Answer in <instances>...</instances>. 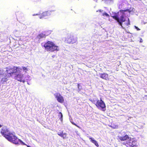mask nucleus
<instances>
[{
	"mask_svg": "<svg viewBox=\"0 0 147 147\" xmlns=\"http://www.w3.org/2000/svg\"><path fill=\"white\" fill-rule=\"evenodd\" d=\"M100 75V77L105 80H107L108 79V74L105 73H101L99 74Z\"/></svg>",
	"mask_w": 147,
	"mask_h": 147,
	"instance_id": "12",
	"label": "nucleus"
},
{
	"mask_svg": "<svg viewBox=\"0 0 147 147\" xmlns=\"http://www.w3.org/2000/svg\"><path fill=\"white\" fill-rule=\"evenodd\" d=\"M3 70L0 69V76L3 75Z\"/></svg>",
	"mask_w": 147,
	"mask_h": 147,
	"instance_id": "23",
	"label": "nucleus"
},
{
	"mask_svg": "<svg viewBox=\"0 0 147 147\" xmlns=\"http://www.w3.org/2000/svg\"><path fill=\"white\" fill-rule=\"evenodd\" d=\"M111 127L113 129L117 128L118 127V126L117 125H115V124H111Z\"/></svg>",
	"mask_w": 147,
	"mask_h": 147,
	"instance_id": "18",
	"label": "nucleus"
},
{
	"mask_svg": "<svg viewBox=\"0 0 147 147\" xmlns=\"http://www.w3.org/2000/svg\"><path fill=\"white\" fill-rule=\"evenodd\" d=\"M38 14H34L33 16H36V15H38Z\"/></svg>",
	"mask_w": 147,
	"mask_h": 147,
	"instance_id": "30",
	"label": "nucleus"
},
{
	"mask_svg": "<svg viewBox=\"0 0 147 147\" xmlns=\"http://www.w3.org/2000/svg\"><path fill=\"white\" fill-rule=\"evenodd\" d=\"M111 17L113 19L117 21L119 25L121 26V28L123 29H125V27H124L122 25L123 22H125L126 21V20L125 18V16H121L120 17V19H119L118 16L117 15L112 16Z\"/></svg>",
	"mask_w": 147,
	"mask_h": 147,
	"instance_id": "4",
	"label": "nucleus"
},
{
	"mask_svg": "<svg viewBox=\"0 0 147 147\" xmlns=\"http://www.w3.org/2000/svg\"><path fill=\"white\" fill-rule=\"evenodd\" d=\"M16 138L12 139V140L14 142H11L15 144H19V142H20L23 145H25V143L23 142L21 140L18 138L16 136H15Z\"/></svg>",
	"mask_w": 147,
	"mask_h": 147,
	"instance_id": "11",
	"label": "nucleus"
},
{
	"mask_svg": "<svg viewBox=\"0 0 147 147\" xmlns=\"http://www.w3.org/2000/svg\"><path fill=\"white\" fill-rule=\"evenodd\" d=\"M131 147H138L136 145H133Z\"/></svg>",
	"mask_w": 147,
	"mask_h": 147,
	"instance_id": "29",
	"label": "nucleus"
},
{
	"mask_svg": "<svg viewBox=\"0 0 147 147\" xmlns=\"http://www.w3.org/2000/svg\"><path fill=\"white\" fill-rule=\"evenodd\" d=\"M54 95L59 102L60 103H63L64 102V98L59 93H56L54 94Z\"/></svg>",
	"mask_w": 147,
	"mask_h": 147,
	"instance_id": "7",
	"label": "nucleus"
},
{
	"mask_svg": "<svg viewBox=\"0 0 147 147\" xmlns=\"http://www.w3.org/2000/svg\"><path fill=\"white\" fill-rule=\"evenodd\" d=\"M143 40L141 38H140V42H143Z\"/></svg>",
	"mask_w": 147,
	"mask_h": 147,
	"instance_id": "28",
	"label": "nucleus"
},
{
	"mask_svg": "<svg viewBox=\"0 0 147 147\" xmlns=\"http://www.w3.org/2000/svg\"><path fill=\"white\" fill-rule=\"evenodd\" d=\"M127 22H125L123 24V26L124 27H126L127 26L129 25L130 24V20L129 18H127Z\"/></svg>",
	"mask_w": 147,
	"mask_h": 147,
	"instance_id": "16",
	"label": "nucleus"
},
{
	"mask_svg": "<svg viewBox=\"0 0 147 147\" xmlns=\"http://www.w3.org/2000/svg\"><path fill=\"white\" fill-rule=\"evenodd\" d=\"M22 68L24 71H25V72H26V71H28V69L27 67H22Z\"/></svg>",
	"mask_w": 147,
	"mask_h": 147,
	"instance_id": "22",
	"label": "nucleus"
},
{
	"mask_svg": "<svg viewBox=\"0 0 147 147\" xmlns=\"http://www.w3.org/2000/svg\"><path fill=\"white\" fill-rule=\"evenodd\" d=\"M0 133L2 136L9 141H14L12 139L16 138L15 135L9 131L7 126H5L3 127L1 129Z\"/></svg>",
	"mask_w": 147,
	"mask_h": 147,
	"instance_id": "2",
	"label": "nucleus"
},
{
	"mask_svg": "<svg viewBox=\"0 0 147 147\" xmlns=\"http://www.w3.org/2000/svg\"><path fill=\"white\" fill-rule=\"evenodd\" d=\"M59 116H60V119L61 120L62 119L63 117V115L62 113L61 112H59Z\"/></svg>",
	"mask_w": 147,
	"mask_h": 147,
	"instance_id": "21",
	"label": "nucleus"
},
{
	"mask_svg": "<svg viewBox=\"0 0 147 147\" xmlns=\"http://www.w3.org/2000/svg\"><path fill=\"white\" fill-rule=\"evenodd\" d=\"M78 41V38L72 35L68 36L65 40V42L69 44H73L76 43Z\"/></svg>",
	"mask_w": 147,
	"mask_h": 147,
	"instance_id": "5",
	"label": "nucleus"
},
{
	"mask_svg": "<svg viewBox=\"0 0 147 147\" xmlns=\"http://www.w3.org/2000/svg\"><path fill=\"white\" fill-rule=\"evenodd\" d=\"M43 46L47 51L53 52L55 51L59 50L58 47L53 42L50 41H48L45 42Z\"/></svg>",
	"mask_w": 147,
	"mask_h": 147,
	"instance_id": "3",
	"label": "nucleus"
},
{
	"mask_svg": "<svg viewBox=\"0 0 147 147\" xmlns=\"http://www.w3.org/2000/svg\"><path fill=\"white\" fill-rule=\"evenodd\" d=\"M63 131H62V132H59L57 133V134L59 136H60L61 137L62 136V135L63 134Z\"/></svg>",
	"mask_w": 147,
	"mask_h": 147,
	"instance_id": "24",
	"label": "nucleus"
},
{
	"mask_svg": "<svg viewBox=\"0 0 147 147\" xmlns=\"http://www.w3.org/2000/svg\"><path fill=\"white\" fill-rule=\"evenodd\" d=\"M89 139L90 140V141L94 143L97 147H98L99 146V145L97 141L94 140L93 138L90 137V138Z\"/></svg>",
	"mask_w": 147,
	"mask_h": 147,
	"instance_id": "14",
	"label": "nucleus"
},
{
	"mask_svg": "<svg viewBox=\"0 0 147 147\" xmlns=\"http://www.w3.org/2000/svg\"><path fill=\"white\" fill-rule=\"evenodd\" d=\"M2 125L0 124V128L2 127Z\"/></svg>",
	"mask_w": 147,
	"mask_h": 147,
	"instance_id": "31",
	"label": "nucleus"
},
{
	"mask_svg": "<svg viewBox=\"0 0 147 147\" xmlns=\"http://www.w3.org/2000/svg\"><path fill=\"white\" fill-rule=\"evenodd\" d=\"M63 138V139H65L67 138V134L66 133H63L62 136L61 137Z\"/></svg>",
	"mask_w": 147,
	"mask_h": 147,
	"instance_id": "19",
	"label": "nucleus"
},
{
	"mask_svg": "<svg viewBox=\"0 0 147 147\" xmlns=\"http://www.w3.org/2000/svg\"><path fill=\"white\" fill-rule=\"evenodd\" d=\"M28 146V147H30L29 146Z\"/></svg>",
	"mask_w": 147,
	"mask_h": 147,
	"instance_id": "32",
	"label": "nucleus"
},
{
	"mask_svg": "<svg viewBox=\"0 0 147 147\" xmlns=\"http://www.w3.org/2000/svg\"><path fill=\"white\" fill-rule=\"evenodd\" d=\"M135 28L137 30H140V29L139 28H138L136 26H135Z\"/></svg>",
	"mask_w": 147,
	"mask_h": 147,
	"instance_id": "27",
	"label": "nucleus"
},
{
	"mask_svg": "<svg viewBox=\"0 0 147 147\" xmlns=\"http://www.w3.org/2000/svg\"><path fill=\"white\" fill-rule=\"evenodd\" d=\"M119 139L121 141H125L129 139V137L127 135H125L124 136H120L119 138Z\"/></svg>",
	"mask_w": 147,
	"mask_h": 147,
	"instance_id": "13",
	"label": "nucleus"
},
{
	"mask_svg": "<svg viewBox=\"0 0 147 147\" xmlns=\"http://www.w3.org/2000/svg\"><path fill=\"white\" fill-rule=\"evenodd\" d=\"M5 73L1 80V81L4 82L8 80V78L12 76L13 74L20 73L21 72L22 69L20 67L13 66L12 67H6Z\"/></svg>",
	"mask_w": 147,
	"mask_h": 147,
	"instance_id": "1",
	"label": "nucleus"
},
{
	"mask_svg": "<svg viewBox=\"0 0 147 147\" xmlns=\"http://www.w3.org/2000/svg\"><path fill=\"white\" fill-rule=\"evenodd\" d=\"M72 123L75 125L76 126H77V127H78L79 128H80V127L78 125H77V124H75V123Z\"/></svg>",
	"mask_w": 147,
	"mask_h": 147,
	"instance_id": "25",
	"label": "nucleus"
},
{
	"mask_svg": "<svg viewBox=\"0 0 147 147\" xmlns=\"http://www.w3.org/2000/svg\"><path fill=\"white\" fill-rule=\"evenodd\" d=\"M125 144L126 146H128V147H130L131 146H132V143H131L130 142H127L125 144Z\"/></svg>",
	"mask_w": 147,
	"mask_h": 147,
	"instance_id": "17",
	"label": "nucleus"
},
{
	"mask_svg": "<svg viewBox=\"0 0 147 147\" xmlns=\"http://www.w3.org/2000/svg\"><path fill=\"white\" fill-rule=\"evenodd\" d=\"M120 12L121 13L122 15L121 16H125V12L128 11L129 13H130L131 11L129 9H126L124 10H120Z\"/></svg>",
	"mask_w": 147,
	"mask_h": 147,
	"instance_id": "15",
	"label": "nucleus"
},
{
	"mask_svg": "<svg viewBox=\"0 0 147 147\" xmlns=\"http://www.w3.org/2000/svg\"><path fill=\"white\" fill-rule=\"evenodd\" d=\"M102 15L103 16H106V17H109V15L107 13L105 12L102 13Z\"/></svg>",
	"mask_w": 147,
	"mask_h": 147,
	"instance_id": "20",
	"label": "nucleus"
},
{
	"mask_svg": "<svg viewBox=\"0 0 147 147\" xmlns=\"http://www.w3.org/2000/svg\"><path fill=\"white\" fill-rule=\"evenodd\" d=\"M103 11V10H102L101 9H99L98 10H97L96 11L97 12H102Z\"/></svg>",
	"mask_w": 147,
	"mask_h": 147,
	"instance_id": "26",
	"label": "nucleus"
},
{
	"mask_svg": "<svg viewBox=\"0 0 147 147\" xmlns=\"http://www.w3.org/2000/svg\"><path fill=\"white\" fill-rule=\"evenodd\" d=\"M54 10L48 11L43 12L41 15H40L39 18L40 19H42L46 16H50L52 11H54Z\"/></svg>",
	"mask_w": 147,
	"mask_h": 147,
	"instance_id": "8",
	"label": "nucleus"
},
{
	"mask_svg": "<svg viewBox=\"0 0 147 147\" xmlns=\"http://www.w3.org/2000/svg\"><path fill=\"white\" fill-rule=\"evenodd\" d=\"M95 105L98 109H101L103 111H105V105L101 98H100V100H97Z\"/></svg>",
	"mask_w": 147,
	"mask_h": 147,
	"instance_id": "6",
	"label": "nucleus"
},
{
	"mask_svg": "<svg viewBox=\"0 0 147 147\" xmlns=\"http://www.w3.org/2000/svg\"><path fill=\"white\" fill-rule=\"evenodd\" d=\"M23 76L21 74H17L14 76V79L21 82L24 83L25 80L24 79L23 80Z\"/></svg>",
	"mask_w": 147,
	"mask_h": 147,
	"instance_id": "10",
	"label": "nucleus"
},
{
	"mask_svg": "<svg viewBox=\"0 0 147 147\" xmlns=\"http://www.w3.org/2000/svg\"><path fill=\"white\" fill-rule=\"evenodd\" d=\"M51 32L50 30L45 31L44 32L45 33H42L39 34L37 36V38L38 39L45 38L46 36H47L50 34L51 33Z\"/></svg>",
	"mask_w": 147,
	"mask_h": 147,
	"instance_id": "9",
	"label": "nucleus"
}]
</instances>
